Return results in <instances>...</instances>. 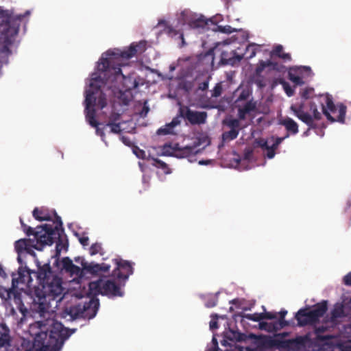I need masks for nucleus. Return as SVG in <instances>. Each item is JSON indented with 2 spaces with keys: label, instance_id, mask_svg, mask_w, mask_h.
Masks as SVG:
<instances>
[{
  "label": "nucleus",
  "instance_id": "nucleus-1",
  "mask_svg": "<svg viewBox=\"0 0 351 351\" xmlns=\"http://www.w3.org/2000/svg\"><path fill=\"white\" fill-rule=\"evenodd\" d=\"M146 49L147 41L141 40L131 43L123 50L114 49L102 54L97 66V73L92 74L89 88L85 92V117L91 127L99 125L95 119V106L102 110L108 104L106 95L100 90L101 86L106 83H113L120 77L124 79L121 68L123 65V61L140 55Z\"/></svg>",
  "mask_w": 351,
  "mask_h": 351
},
{
  "label": "nucleus",
  "instance_id": "nucleus-2",
  "mask_svg": "<svg viewBox=\"0 0 351 351\" xmlns=\"http://www.w3.org/2000/svg\"><path fill=\"white\" fill-rule=\"evenodd\" d=\"M45 220L47 222L45 226V244L51 245L56 243L55 254L51 256V260L45 263V272H51L53 267L59 268V256L64 250L68 248V241L64 234L62 221L56 210H46ZM62 281L59 277L49 278L45 275V313L53 312L51 308H57L58 304L63 299Z\"/></svg>",
  "mask_w": 351,
  "mask_h": 351
},
{
  "label": "nucleus",
  "instance_id": "nucleus-3",
  "mask_svg": "<svg viewBox=\"0 0 351 351\" xmlns=\"http://www.w3.org/2000/svg\"><path fill=\"white\" fill-rule=\"evenodd\" d=\"M19 284L26 285L29 289L32 311L44 317V266L39 267L38 271L19 269V278H12V288H17Z\"/></svg>",
  "mask_w": 351,
  "mask_h": 351
},
{
  "label": "nucleus",
  "instance_id": "nucleus-4",
  "mask_svg": "<svg viewBox=\"0 0 351 351\" xmlns=\"http://www.w3.org/2000/svg\"><path fill=\"white\" fill-rule=\"evenodd\" d=\"M22 18L21 14L13 17L10 11L0 7V69L2 60L11 53L9 46L19 33V22Z\"/></svg>",
  "mask_w": 351,
  "mask_h": 351
},
{
  "label": "nucleus",
  "instance_id": "nucleus-5",
  "mask_svg": "<svg viewBox=\"0 0 351 351\" xmlns=\"http://www.w3.org/2000/svg\"><path fill=\"white\" fill-rule=\"evenodd\" d=\"M22 230L25 232L28 239H21L14 243V249L18 254L17 261L23 264L21 256L24 253L34 256L33 249L43 250L44 249V225H40L34 229L27 226L22 219H20Z\"/></svg>",
  "mask_w": 351,
  "mask_h": 351
},
{
  "label": "nucleus",
  "instance_id": "nucleus-6",
  "mask_svg": "<svg viewBox=\"0 0 351 351\" xmlns=\"http://www.w3.org/2000/svg\"><path fill=\"white\" fill-rule=\"evenodd\" d=\"M308 110L306 108V104L303 101L300 104L291 105L290 110L294 115L308 126V130L318 128L319 125L317 121L322 119V113L318 112L315 101H311L308 103Z\"/></svg>",
  "mask_w": 351,
  "mask_h": 351
},
{
  "label": "nucleus",
  "instance_id": "nucleus-7",
  "mask_svg": "<svg viewBox=\"0 0 351 351\" xmlns=\"http://www.w3.org/2000/svg\"><path fill=\"white\" fill-rule=\"evenodd\" d=\"M46 326H49L50 328L48 329L49 340L45 343V351H60L70 336L68 329L61 323L49 318H45Z\"/></svg>",
  "mask_w": 351,
  "mask_h": 351
},
{
  "label": "nucleus",
  "instance_id": "nucleus-8",
  "mask_svg": "<svg viewBox=\"0 0 351 351\" xmlns=\"http://www.w3.org/2000/svg\"><path fill=\"white\" fill-rule=\"evenodd\" d=\"M322 106V110L330 123H345L347 107L343 104L335 105L332 97L328 95H321L316 98Z\"/></svg>",
  "mask_w": 351,
  "mask_h": 351
},
{
  "label": "nucleus",
  "instance_id": "nucleus-9",
  "mask_svg": "<svg viewBox=\"0 0 351 351\" xmlns=\"http://www.w3.org/2000/svg\"><path fill=\"white\" fill-rule=\"evenodd\" d=\"M287 335H288L287 332L275 335L274 337L265 335L259 339L258 343L265 348H278L293 351L299 349L300 346L304 344L305 338L304 337H297L294 339H283V337Z\"/></svg>",
  "mask_w": 351,
  "mask_h": 351
},
{
  "label": "nucleus",
  "instance_id": "nucleus-10",
  "mask_svg": "<svg viewBox=\"0 0 351 351\" xmlns=\"http://www.w3.org/2000/svg\"><path fill=\"white\" fill-rule=\"evenodd\" d=\"M29 332L33 341L21 339L16 351H44V323L38 321L29 325Z\"/></svg>",
  "mask_w": 351,
  "mask_h": 351
},
{
  "label": "nucleus",
  "instance_id": "nucleus-11",
  "mask_svg": "<svg viewBox=\"0 0 351 351\" xmlns=\"http://www.w3.org/2000/svg\"><path fill=\"white\" fill-rule=\"evenodd\" d=\"M327 309V300H322L320 303L317 304L312 310H309L308 308H301L295 313V318L300 326L314 324L323 317Z\"/></svg>",
  "mask_w": 351,
  "mask_h": 351
},
{
  "label": "nucleus",
  "instance_id": "nucleus-12",
  "mask_svg": "<svg viewBox=\"0 0 351 351\" xmlns=\"http://www.w3.org/2000/svg\"><path fill=\"white\" fill-rule=\"evenodd\" d=\"M89 292L93 295H108L109 297H121L123 292L119 285L114 280L99 278L96 281L89 283Z\"/></svg>",
  "mask_w": 351,
  "mask_h": 351
},
{
  "label": "nucleus",
  "instance_id": "nucleus-13",
  "mask_svg": "<svg viewBox=\"0 0 351 351\" xmlns=\"http://www.w3.org/2000/svg\"><path fill=\"white\" fill-rule=\"evenodd\" d=\"M99 306L98 300L91 299L84 304L71 306L68 313L73 319L80 317L93 319L95 317Z\"/></svg>",
  "mask_w": 351,
  "mask_h": 351
},
{
  "label": "nucleus",
  "instance_id": "nucleus-14",
  "mask_svg": "<svg viewBox=\"0 0 351 351\" xmlns=\"http://www.w3.org/2000/svg\"><path fill=\"white\" fill-rule=\"evenodd\" d=\"M162 152L165 156H174L177 158H185L195 156L199 153L197 145L180 147L178 143H166L162 147Z\"/></svg>",
  "mask_w": 351,
  "mask_h": 351
},
{
  "label": "nucleus",
  "instance_id": "nucleus-15",
  "mask_svg": "<svg viewBox=\"0 0 351 351\" xmlns=\"http://www.w3.org/2000/svg\"><path fill=\"white\" fill-rule=\"evenodd\" d=\"M178 117H182L191 125H201L206 121L207 113L205 111H193L186 105L180 104Z\"/></svg>",
  "mask_w": 351,
  "mask_h": 351
},
{
  "label": "nucleus",
  "instance_id": "nucleus-16",
  "mask_svg": "<svg viewBox=\"0 0 351 351\" xmlns=\"http://www.w3.org/2000/svg\"><path fill=\"white\" fill-rule=\"evenodd\" d=\"M116 268L112 272V276L119 280L125 282L130 275L134 273V263L129 261H123L121 258H116L113 261Z\"/></svg>",
  "mask_w": 351,
  "mask_h": 351
},
{
  "label": "nucleus",
  "instance_id": "nucleus-17",
  "mask_svg": "<svg viewBox=\"0 0 351 351\" xmlns=\"http://www.w3.org/2000/svg\"><path fill=\"white\" fill-rule=\"evenodd\" d=\"M223 123L230 131L224 132L222 134V140L223 142H229L236 139L239 135L240 128V122L238 119L232 117L226 118Z\"/></svg>",
  "mask_w": 351,
  "mask_h": 351
},
{
  "label": "nucleus",
  "instance_id": "nucleus-18",
  "mask_svg": "<svg viewBox=\"0 0 351 351\" xmlns=\"http://www.w3.org/2000/svg\"><path fill=\"white\" fill-rule=\"evenodd\" d=\"M13 296V300L15 304H17L19 306V310L20 313H21L23 317H25L26 313H27V310L24 306V304L22 303L21 295L17 291H14V289L12 287L10 289H6L5 288H0V298L5 301L10 300Z\"/></svg>",
  "mask_w": 351,
  "mask_h": 351
},
{
  "label": "nucleus",
  "instance_id": "nucleus-19",
  "mask_svg": "<svg viewBox=\"0 0 351 351\" xmlns=\"http://www.w3.org/2000/svg\"><path fill=\"white\" fill-rule=\"evenodd\" d=\"M303 73L308 76L310 75L311 73V68L308 66L291 67L288 73L289 79L292 83H295V85H302L304 82L300 75Z\"/></svg>",
  "mask_w": 351,
  "mask_h": 351
},
{
  "label": "nucleus",
  "instance_id": "nucleus-20",
  "mask_svg": "<svg viewBox=\"0 0 351 351\" xmlns=\"http://www.w3.org/2000/svg\"><path fill=\"white\" fill-rule=\"evenodd\" d=\"M81 265L84 272L92 275H97L100 272H108L110 268V266L106 263L97 264L94 262L89 263L84 260L82 261Z\"/></svg>",
  "mask_w": 351,
  "mask_h": 351
},
{
  "label": "nucleus",
  "instance_id": "nucleus-21",
  "mask_svg": "<svg viewBox=\"0 0 351 351\" xmlns=\"http://www.w3.org/2000/svg\"><path fill=\"white\" fill-rule=\"evenodd\" d=\"M243 59V55H239L235 51L231 52L223 51L221 53L220 62L223 65H234Z\"/></svg>",
  "mask_w": 351,
  "mask_h": 351
},
{
  "label": "nucleus",
  "instance_id": "nucleus-22",
  "mask_svg": "<svg viewBox=\"0 0 351 351\" xmlns=\"http://www.w3.org/2000/svg\"><path fill=\"white\" fill-rule=\"evenodd\" d=\"M266 67H271V69L273 71H280L279 69V64L277 62H273L270 60L266 61L261 60H259L256 68V75L258 77H261V74Z\"/></svg>",
  "mask_w": 351,
  "mask_h": 351
},
{
  "label": "nucleus",
  "instance_id": "nucleus-23",
  "mask_svg": "<svg viewBox=\"0 0 351 351\" xmlns=\"http://www.w3.org/2000/svg\"><path fill=\"white\" fill-rule=\"evenodd\" d=\"M180 124V120L179 117H173L172 121L167 123L162 128L156 131V134L158 135H167V134H174V128Z\"/></svg>",
  "mask_w": 351,
  "mask_h": 351
},
{
  "label": "nucleus",
  "instance_id": "nucleus-24",
  "mask_svg": "<svg viewBox=\"0 0 351 351\" xmlns=\"http://www.w3.org/2000/svg\"><path fill=\"white\" fill-rule=\"evenodd\" d=\"M10 335H9V329L5 324H0V350L5 348L6 350L10 347Z\"/></svg>",
  "mask_w": 351,
  "mask_h": 351
},
{
  "label": "nucleus",
  "instance_id": "nucleus-25",
  "mask_svg": "<svg viewBox=\"0 0 351 351\" xmlns=\"http://www.w3.org/2000/svg\"><path fill=\"white\" fill-rule=\"evenodd\" d=\"M280 123L283 125L287 131V134H297L298 132V123L290 117L280 120Z\"/></svg>",
  "mask_w": 351,
  "mask_h": 351
},
{
  "label": "nucleus",
  "instance_id": "nucleus-26",
  "mask_svg": "<svg viewBox=\"0 0 351 351\" xmlns=\"http://www.w3.org/2000/svg\"><path fill=\"white\" fill-rule=\"evenodd\" d=\"M259 329L264 330L269 332H277L278 330H282L283 328L280 323L275 321L271 322H260L258 324Z\"/></svg>",
  "mask_w": 351,
  "mask_h": 351
},
{
  "label": "nucleus",
  "instance_id": "nucleus-27",
  "mask_svg": "<svg viewBox=\"0 0 351 351\" xmlns=\"http://www.w3.org/2000/svg\"><path fill=\"white\" fill-rule=\"evenodd\" d=\"M213 25L214 23L213 19H206L204 17L201 16L197 19H193L191 22V25L193 28H203L210 29L209 25Z\"/></svg>",
  "mask_w": 351,
  "mask_h": 351
},
{
  "label": "nucleus",
  "instance_id": "nucleus-28",
  "mask_svg": "<svg viewBox=\"0 0 351 351\" xmlns=\"http://www.w3.org/2000/svg\"><path fill=\"white\" fill-rule=\"evenodd\" d=\"M271 58L278 57L285 61H289L291 60L290 53L283 52V47L281 45H277L272 49L270 52Z\"/></svg>",
  "mask_w": 351,
  "mask_h": 351
},
{
  "label": "nucleus",
  "instance_id": "nucleus-29",
  "mask_svg": "<svg viewBox=\"0 0 351 351\" xmlns=\"http://www.w3.org/2000/svg\"><path fill=\"white\" fill-rule=\"evenodd\" d=\"M346 317L345 309L343 305L341 303H337L334 306V308L330 312V319L335 320Z\"/></svg>",
  "mask_w": 351,
  "mask_h": 351
},
{
  "label": "nucleus",
  "instance_id": "nucleus-30",
  "mask_svg": "<svg viewBox=\"0 0 351 351\" xmlns=\"http://www.w3.org/2000/svg\"><path fill=\"white\" fill-rule=\"evenodd\" d=\"M330 351H351V343L344 342H337L330 344Z\"/></svg>",
  "mask_w": 351,
  "mask_h": 351
},
{
  "label": "nucleus",
  "instance_id": "nucleus-31",
  "mask_svg": "<svg viewBox=\"0 0 351 351\" xmlns=\"http://www.w3.org/2000/svg\"><path fill=\"white\" fill-rule=\"evenodd\" d=\"M214 27L212 28L213 31H218L225 34H231L232 32H237V30L232 28L230 25H226L225 26L219 25L214 23Z\"/></svg>",
  "mask_w": 351,
  "mask_h": 351
},
{
  "label": "nucleus",
  "instance_id": "nucleus-32",
  "mask_svg": "<svg viewBox=\"0 0 351 351\" xmlns=\"http://www.w3.org/2000/svg\"><path fill=\"white\" fill-rule=\"evenodd\" d=\"M89 254L91 256H95L96 254H99L101 256L104 255V251L102 248V245L101 243H95L90 245L89 248Z\"/></svg>",
  "mask_w": 351,
  "mask_h": 351
},
{
  "label": "nucleus",
  "instance_id": "nucleus-33",
  "mask_svg": "<svg viewBox=\"0 0 351 351\" xmlns=\"http://www.w3.org/2000/svg\"><path fill=\"white\" fill-rule=\"evenodd\" d=\"M324 328L319 327L315 329V334L317 335V339L319 341H328L333 338L332 335H322L320 333L324 332Z\"/></svg>",
  "mask_w": 351,
  "mask_h": 351
},
{
  "label": "nucleus",
  "instance_id": "nucleus-34",
  "mask_svg": "<svg viewBox=\"0 0 351 351\" xmlns=\"http://www.w3.org/2000/svg\"><path fill=\"white\" fill-rule=\"evenodd\" d=\"M240 108L242 109L243 110H244L245 112H247L249 113H250L251 112H256V108H257L256 101L251 99V100L248 101L247 102H246L245 104V105L242 108Z\"/></svg>",
  "mask_w": 351,
  "mask_h": 351
},
{
  "label": "nucleus",
  "instance_id": "nucleus-35",
  "mask_svg": "<svg viewBox=\"0 0 351 351\" xmlns=\"http://www.w3.org/2000/svg\"><path fill=\"white\" fill-rule=\"evenodd\" d=\"M121 123H106L104 128L109 127L110 128V132L113 134H121L122 132L121 128Z\"/></svg>",
  "mask_w": 351,
  "mask_h": 351
},
{
  "label": "nucleus",
  "instance_id": "nucleus-36",
  "mask_svg": "<svg viewBox=\"0 0 351 351\" xmlns=\"http://www.w3.org/2000/svg\"><path fill=\"white\" fill-rule=\"evenodd\" d=\"M243 318L247 319L249 320H252L253 322H260L261 321H262L263 319V313H255L253 314H250V313L244 314V315L243 316Z\"/></svg>",
  "mask_w": 351,
  "mask_h": 351
},
{
  "label": "nucleus",
  "instance_id": "nucleus-37",
  "mask_svg": "<svg viewBox=\"0 0 351 351\" xmlns=\"http://www.w3.org/2000/svg\"><path fill=\"white\" fill-rule=\"evenodd\" d=\"M278 82L282 85L285 94H287L289 97H291L294 94V89L291 87L289 82H286L282 78L278 80Z\"/></svg>",
  "mask_w": 351,
  "mask_h": 351
},
{
  "label": "nucleus",
  "instance_id": "nucleus-38",
  "mask_svg": "<svg viewBox=\"0 0 351 351\" xmlns=\"http://www.w3.org/2000/svg\"><path fill=\"white\" fill-rule=\"evenodd\" d=\"M217 296L216 295H208L205 300V306L208 308H211L217 306Z\"/></svg>",
  "mask_w": 351,
  "mask_h": 351
},
{
  "label": "nucleus",
  "instance_id": "nucleus-39",
  "mask_svg": "<svg viewBox=\"0 0 351 351\" xmlns=\"http://www.w3.org/2000/svg\"><path fill=\"white\" fill-rule=\"evenodd\" d=\"M287 313L288 312L287 310H282L279 311L278 314L280 315V319L276 320L277 323H279L280 325H282L283 328L285 326H288L289 325V322L285 319V317L287 315Z\"/></svg>",
  "mask_w": 351,
  "mask_h": 351
},
{
  "label": "nucleus",
  "instance_id": "nucleus-40",
  "mask_svg": "<svg viewBox=\"0 0 351 351\" xmlns=\"http://www.w3.org/2000/svg\"><path fill=\"white\" fill-rule=\"evenodd\" d=\"M66 272L70 273L71 276H82L83 275V273L84 272V270L83 269V267L81 268L74 265L71 266V267L69 268V269L67 270Z\"/></svg>",
  "mask_w": 351,
  "mask_h": 351
},
{
  "label": "nucleus",
  "instance_id": "nucleus-41",
  "mask_svg": "<svg viewBox=\"0 0 351 351\" xmlns=\"http://www.w3.org/2000/svg\"><path fill=\"white\" fill-rule=\"evenodd\" d=\"M222 93L223 86L221 85V82H218L216 84L215 86H214L213 89L212 90L211 97L213 98H217L221 95Z\"/></svg>",
  "mask_w": 351,
  "mask_h": 351
},
{
  "label": "nucleus",
  "instance_id": "nucleus-42",
  "mask_svg": "<svg viewBox=\"0 0 351 351\" xmlns=\"http://www.w3.org/2000/svg\"><path fill=\"white\" fill-rule=\"evenodd\" d=\"M230 334L232 335L230 337H228L229 339L231 341H243L245 338V335L240 333L239 332L235 331H231Z\"/></svg>",
  "mask_w": 351,
  "mask_h": 351
},
{
  "label": "nucleus",
  "instance_id": "nucleus-43",
  "mask_svg": "<svg viewBox=\"0 0 351 351\" xmlns=\"http://www.w3.org/2000/svg\"><path fill=\"white\" fill-rule=\"evenodd\" d=\"M152 165L158 169H162L163 170L168 169L167 165L165 162H163L158 158H153Z\"/></svg>",
  "mask_w": 351,
  "mask_h": 351
},
{
  "label": "nucleus",
  "instance_id": "nucleus-44",
  "mask_svg": "<svg viewBox=\"0 0 351 351\" xmlns=\"http://www.w3.org/2000/svg\"><path fill=\"white\" fill-rule=\"evenodd\" d=\"M121 118L120 113L112 112L108 117V122L107 123H121L119 122Z\"/></svg>",
  "mask_w": 351,
  "mask_h": 351
},
{
  "label": "nucleus",
  "instance_id": "nucleus-45",
  "mask_svg": "<svg viewBox=\"0 0 351 351\" xmlns=\"http://www.w3.org/2000/svg\"><path fill=\"white\" fill-rule=\"evenodd\" d=\"M255 143L257 146L259 147H261L263 149H265L266 151L268 150L269 145H268V141L264 138H258L255 141Z\"/></svg>",
  "mask_w": 351,
  "mask_h": 351
},
{
  "label": "nucleus",
  "instance_id": "nucleus-46",
  "mask_svg": "<svg viewBox=\"0 0 351 351\" xmlns=\"http://www.w3.org/2000/svg\"><path fill=\"white\" fill-rule=\"evenodd\" d=\"M32 215L34 219L38 221H43L44 220V215L43 211L38 209V208H34L32 211Z\"/></svg>",
  "mask_w": 351,
  "mask_h": 351
},
{
  "label": "nucleus",
  "instance_id": "nucleus-47",
  "mask_svg": "<svg viewBox=\"0 0 351 351\" xmlns=\"http://www.w3.org/2000/svg\"><path fill=\"white\" fill-rule=\"evenodd\" d=\"M314 93L313 88H306L301 93V97L303 99H308Z\"/></svg>",
  "mask_w": 351,
  "mask_h": 351
},
{
  "label": "nucleus",
  "instance_id": "nucleus-48",
  "mask_svg": "<svg viewBox=\"0 0 351 351\" xmlns=\"http://www.w3.org/2000/svg\"><path fill=\"white\" fill-rule=\"evenodd\" d=\"M278 145H276L275 143H273L272 145H269V148L267 150V153H266V157L269 158H272L276 155V149L278 148Z\"/></svg>",
  "mask_w": 351,
  "mask_h": 351
},
{
  "label": "nucleus",
  "instance_id": "nucleus-49",
  "mask_svg": "<svg viewBox=\"0 0 351 351\" xmlns=\"http://www.w3.org/2000/svg\"><path fill=\"white\" fill-rule=\"evenodd\" d=\"M77 236L78 237V241L80 243H81L83 246L88 245L89 243V237L86 235V234L84 232L82 234H77Z\"/></svg>",
  "mask_w": 351,
  "mask_h": 351
},
{
  "label": "nucleus",
  "instance_id": "nucleus-50",
  "mask_svg": "<svg viewBox=\"0 0 351 351\" xmlns=\"http://www.w3.org/2000/svg\"><path fill=\"white\" fill-rule=\"evenodd\" d=\"M62 267L65 271H68L73 265L72 261L69 257H64L62 259Z\"/></svg>",
  "mask_w": 351,
  "mask_h": 351
},
{
  "label": "nucleus",
  "instance_id": "nucleus-51",
  "mask_svg": "<svg viewBox=\"0 0 351 351\" xmlns=\"http://www.w3.org/2000/svg\"><path fill=\"white\" fill-rule=\"evenodd\" d=\"M134 153L137 158H141V159H145L146 158V152L144 150L141 149L138 147H135L134 149Z\"/></svg>",
  "mask_w": 351,
  "mask_h": 351
},
{
  "label": "nucleus",
  "instance_id": "nucleus-52",
  "mask_svg": "<svg viewBox=\"0 0 351 351\" xmlns=\"http://www.w3.org/2000/svg\"><path fill=\"white\" fill-rule=\"evenodd\" d=\"M277 315H278V313L276 312H263V319H267L276 320V319H278Z\"/></svg>",
  "mask_w": 351,
  "mask_h": 351
},
{
  "label": "nucleus",
  "instance_id": "nucleus-53",
  "mask_svg": "<svg viewBox=\"0 0 351 351\" xmlns=\"http://www.w3.org/2000/svg\"><path fill=\"white\" fill-rule=\"evenodd\" d=\"M211 77H207L206 80L203 82H199L198 85V90H200L202 91H205L208 88V83L209 80H210Z\"/></svg>",
  "mask_w": 351,
  "mask_h": 351
},
{
  "label": "nucleus",
  "instance_id": "nucleus-54",
  "mask_svg": "<svg viewBox=\"0 0 351 351\" xmlns=\"http://www.w3.org/2000/svg\"><path fill=\"white\" fill-rule=\"evenodd\" d=\"M289 134L287 133L285 134V136L284 137H277V138H275L274 136H271V141H274V143L276 144V145H280L282 143V142L283 141V140H285V138H289Z\"/></svg>",
  "mask_w": 351,
  "mask_h": 351
},
{
  "label": "nucleus",
  "instance_id": "nucleus-55",
  "mask_svg": "<svg viewBox=\"0 0 351 351\" xmlns=\"http://www.w3.org/2000/svg\"><path fill=\"white\" fill-rule=\"evenodd\" d=\"M250 97V93L248 91L243 90L241 93L239 95L237 98V101H243L248 99Z\"/></svg>",
  "mask_w": 351,
  "mask_h": 351
},
{
  "label": "nucleus",
  "instance_id": "nucleus-56",
  "mask_svg": "<svg viewBox=\"0 0 351 351\" xmlns=\"http://www.w3.org/2000/svg\"><path fill=\"white\" fill-rule=\"evenodd\" d=\"M250 54L249 56L247 57V59H251L253 57H254L256 54V49L253 47V46L248 45V47H246V51H250Z\"/></svg>",
  "mask_w": 351,
  "mask_h": 351
},
{
  "label": "nucleus",
  "instance_id": "nucleus-57",
  "mask_svg": "<svg viewBox=\"0 0 351 351\" xmlns=\"http://www.w3.org/2000/svg\"><path fill=\"white\" fill-rule=\"evenodd\" d=\"M247 114H249V112H246L245 110H243L241 108H239L238 109V117H239V119H237L239 120V121L240 122V120H245Z\"/></svg>",
  "mask_w": 351,
  "mask_h": 351
},
{
  "label": "nucleus",
  "instance_id": "nucleus-58",
  "mask_svg": "<svg viewBox=\"0 0 351 351\" xmlns=\"http://www.w3.org/2000/svg\"><path fill=\"white\" fill-rule=\"evenodd\" d=\"M343 282L344 284L348 286H351V271L348 273V274L343 278Z\"/></svg>",
  "mask_w": 351,
  "mask_h": 351
},
{
  "label": "nucleus",
  "instance_id": "nucleus-59",
  "mask_svg": "<svg viewBox=\"0 0 351 351\" xmlns=\"http://www.w3.org/2000/svg\"><path fill=\"white\" fill-rule=\"evenodd\" d=\"M255 83L259 88H263L265 86L263 79L261 78H257L255 80Z\"/></svg>",
  "mask_w": 351,
  "mask_h": 351
},
{
  "label": "nucleus",
  "instance_id": "nucleus-60",
  "mask_svg": "<svg viewBox=\"0 0 351 351\" xmlns=\"http://www.w3.org/2000/svg\"><path fill=\"white\" fill-rule=\"evenodd\" d=\"M210 328L212 330H215V329L218 328V322L217 321L212 320L210 322Z\"/></svg>",
  "mask_w": 351,
  "mask_h": 351
},
{
  "label": "nucleus",
  "instance_id": "nucleus-61",
  "mask_svg": "<svg viewBox=\"0 0 351 351\" xmlns=\"http://www.w3.org/2000/svg\"><path fill=\"white\" fill-rule=\"evenodd\" d=\"M95 128H96V134L99 136H101V137H104V132L103 130L104 128H98L97 126L95 127Z\"/></svg>",
  "mask_w": 351,
  "mask_h": 351
},
{
  "label": "nucleus",
  "instance_id": "nucleus-62",
  "mask_svg": "<svg viewBox=\"0 0 351 351\" xmlns=\"http://www.w3.org/2000/svg\"><path fill=\"white\" fill-rule=\"evenodd\" d=\"M0 276L2 278L7 277L6 272L5 271L4 268L3 267V266L1 264H0Z\"/></svg>",
  "mask_w": 351,
  "mask_h": 351
},
{
  "label": "nucleus",
  "instance_id": "nucleus-63",
  "mask_svg": "<svg viewBox=\"0 0 351 351\" xmlns=\"http://www.w3.org/2000/svg\"><path fill=\"white\" fill-rule=\"evenodd\" d=\"M212 346L214 348H219L218 347V341L216 337H213L212 339Z\"/></svg>",
  "mask_w": 351,
  "mask_h": 351
},
{
  "label": "nucleus",
  "instance_id": "nucleus-64",
  "mask_svg": "<svg viewBox=\"0 0 351 351\" xmlns=\"http://www.w3.org/2000/svg\"><path fill=\"white\" fill-rule=\"evenodd\" d=\"M219 348L214 346L208 348L206 351H219Z\"/></svg>",
  "mask_w": 351,
  "mask_h": 351
}]
</instances>
